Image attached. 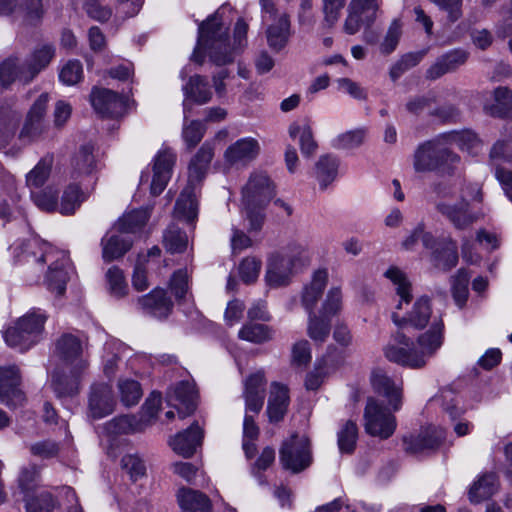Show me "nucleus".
Listing matches in <instances>:
<instances>
[{"mask_svg": "<svg viewBox=\"0 0 512 512\" xmlns=\"http://www.w3.org/2000/svg\"><path fill=\"white\" fill-rule=\"evenodd\" d=\"M289 135L291 138L299 136V146L304 157L310 158L314 155L318 144L314 139L313 131L309 124H291L289 127Z\"/></svg>", "mask_w": 512, "mask_h": 512, "instance_id": "obj_44", "label": "nucleus"}, {"mask_svg": "<svg viewBox=\"0 0 512 512\" xmlns=\"http://www.w3.org/2000/svg\"><path fill=\"white\" fill-rule=\"evenodd\" d=\"M182 91L184 100L188 104L189 111H191V103L203 105L212 99V90L210 88L208 79L204 76L195 74L187 80L183 85Z\"/></svg>", "mask_w": 512, "mask_h": 512, "instance_id": "obj_27", "label": "nucleus"}, {"mask_svg": "<svg viewBox=\"0 0 512 512\" xmlns=\"http://www.w3.org/2000/svg\"><path fill=\"white\" fill-rule=\"evenodd\" d=\"M90 101L95 111L102 117H119L126 109V99L106 88H94Z\"/></svg>", "mask_w": 512, "mask_h": 512, "instance_id": "obj_15", "label": "nucleus"}, {"mask_svg": "<svg viewBox=\"0 0 512 512\" xmlns=\"http://www.w3.org/2000/svg\"><path fill=\"white\" fill-rule=\"evenodd\" d=\"M187 235L175 224L167 227L163 234V245L170 253H181L187 247Z\"/></svg>", "mask_w": 512, "mask_h": 512, "instance_id": "obj_49", "label": "nucleus"}, {"mask_svg": "<svg viewBox=\"0 0 512 512\" xmlns=\"http://www.w3.org/2000/svg\"><path fill=\"white\" fill-rule=\"evenodd\" d=\"M21 381L20 370L16 365L0 367V400L9 405V398L23 400L22 392L17 388Z\"/></svg>", "mask_w": 512, "mask_h": 512, "instance_id": "obj_32", "label": "nucleus"}, {"mask_svg": "<svg viewBox=\"0 0 512 512\" xmlns=\"http://www.w3.org/2000/svg\"><path fill=\"white\" fill-rule=\"evenodd\" d=\"M116 401L108 384H95L91 388L89 397V415L93 419H101L110 415L115 408Z\"/></svg>", "mask_w": 512, "mask_h": 512, "instance_id": "obj_23", "label": "nucleus"}, {"mask_svg": "<svg viewBox=\"0 0 512 512\" xmlns=\"http://www.w3.org/2000/svg\"><path fill=\"white\" fill-rule=\"evenodd\" d=\"M214 157V144L204 142L192 157L188 166V184L178 197L174 214L175 217L193 224L198 216V200L196 186L205 178L210 163Z\"/></svg>", "mask_w": 512, "mask_h": 512, "instance_id": "obj_5", "label": "nucleus"}, {"mask_svg": "<svg viewBox=\"0 0 512 512\" xmlns=\"http://www.w3.org/2000/svg\"><path fill=\"white\" fill-rule=\"evenodd\" d=\"M85 347L83 339L73 333H64L55 341L53 357L68 368L67 373L54 370L51 374V385L58 397L73 396L79 392L89 367V361L84 357Z\"/></svg>", "mask_w": 512, "mask_h": 512, "instance_id": "obj_4", "label": "nucleus"}, {"mask_svg": "<svg viewBox=\"0 0 512 512\" xmlns=\"http://www.w3.org/2000/svg\"><path fill=\"white\" fill-rule=\"evenodd\" d=\"M378 10L376 0H352L348 7V16L344 23V31L353 35L357 33L362 26H370Z\"/></svg>", "mask_w": 512, "mask_h": 512, "instance_id": "obj_13", "label": "nucleus"}, {"mask_svg": "<svg viewBox=\"0 0 512 512\" xmlns=\"http://www.w3.org/2000/svg\"><path fill=\"white\" fill-rule=\"evenodd\" d=\"M328 283V271L326 268L314 271L311 281L304 285L301 292V305L308 314L310 320H317L315 308Z\"/></svg>", "mask_w": 512, "mask_h": 512, "instance_id": "obj_16", "label": "nucleus"}, {"mask_svg": "<svg viewBox=\"0 0 512 512\" xmlns=\"http://www.w3.org/2000/svg\"><path fill=\"white\" fill-rule=\"evenodd\" d=\"M167 397L171 403L178 402L184 405V411L178 409V414L181 419L186 418L195 410L196 391L194 385L188 381H181L170 387L167 392Z\"/></svg>", "mask_w": 512, "mask_h": 512, "instance_id": "obj_31", "label": "nucleus"}, {"mask_svg": "<svg viewBox=\"0 0 512 512\" xmlns=\"http://www.w3.org/2000/svg\"><path fill=\"white\" fill-rule=\"evenodd\" d=\"M44 332L43 322H13L3 332L6 344L24 352L38 343Z\"/></svg>", "mask_w": 512, "mask_h": 512, "instance_id": "obj_11", "label": "nucleus"}, {"mask_svg": "<svg viewBox=\"0 0 512 512\" xmlns=\"http://www.w3.org/2000/svg\"><path fill=\"white\" fill-rule=\"evenodd\" d=\"M366 137V129L358 128L339 134L333 140V147L337 149L351 150L360 147Z\"/></svg>", "mask_w": 512, "mask_h": 512, "instance_id": "obj_55", "label": "nucleus"}, {"mask_svg": "<svg viewBox=\"0 0 512 512\" xmlns=\"http://www.w3.org/2000/svg\"><path fill=\"white\" fill-rule=\"evenodd\" d=\"M432 251V263L434 267L449 271L458 263V251L456 242L451 238L437 240Z\"/></svg>", "mask_w": 512, "mask_h": 512, "instance_id": "obj_30", "label": "nucleus"}, {"mask_svg": "<svg viewBox=\"0 0 512 512\" xmlns=\"http://www.w3.org/2000/svg\"><path fill=\"white\" fill-rule=\"evenodd\" d=\"M398 331L385 348L386 358L404 367L426 365L443 343V322H397Z\"/></svg>", "mask_w": 512, "mask_h": 512, "instance_id": "obj_1", "label": "nucleus"}, {"mask_svg": "<svg viewBox=\"0 0 512 512\" xmlns=\"http://www.w3.org/2000/svg\"><path fill=\"white\" fill-rule=\"evenodd\" d=\"M275 195V185L263 171L253 172L242 189V202L248 205H267Z\"/></svg>", "mask_w": 512, "mask_h": 512, "instance_id": "obj_12", "label": "nucleus"}, {"mask_svg": "<svg viewBox=\"0 0 512 512\" xmlns=\"http://www.w3.org/2000/svg\"><path fill=\"white\" fill-rule=\"evenodd\" d=\"M460 161L446 145L442 136L420 145L414 155V168L418 172L442 171L450 173Z\"/></svg>", "mask_w": 512, "mask_h": 512, "instance_id": "obj_7", "label": "nucleus"}, {"mask_svg": "<svg viewBox=\"0 0 512 512\" xmlns=\"http://www.w3.org/2000/svg\"><path fill=\"white\" fill-rule=\"evenodd\" d=\"M343 307V294L340 287H331L319 310L317 320H329L339 317Z\"/></svg>", "mask_w": 512, "mask_h": 512, "instance_id": "obj_45", "label": "nucleus"}, {"mask_svg": "<svg viewBox=\"0 0 512 512\" xmlns=\"http://www.w3.org/2000/svg\"><path fill=\"white\" fill-rule=\"evenodd\" d=\"M265 385L263 371H257L245 380L243 391L245 412L257 415L261 411L265 398Z\"/></svg>", "mask_w": 512, "mask_h": 512, "instance_id": "obj_22", "label": "nucleus"}, {"mask_svg": "<svg viewBox=\"0 0 512 512\" xmlns=\"http://www.w3.org/2000/svg\"><path fill=\"white\" fill-rule=\"evenodd\" d=\"M339 160L337 157L322 155L315 164V176L321 189H326L337 177Z\"/></svg>", "mask_w": 512, "mask_h": 512, "instance_id": "obj_41", "label": "nucleus"}, {"mask_svg": "<svg viewBox=\"0 0 512 512\" xmlns=\"http://www.w3.org/2000/svg\"><path fill=\"white\" fill-rule=\"evenodd\" d=\"M498 486L496 475L494 473H485L471 486L469 499L472 503H480L493 496L497 492Z\"/></svg>", "mask_w": 512, "mask_h": 512, "instance_id": "obj_40", "label": "nucleus"}, {"mask_svg": "<svg viewBox=\"0 0 512 512\" xmlns=\"http://www.w3.org/2000/svg\"><path fill=\"white\" fill-rule=\"evenodd\" d=\"M337 443L341 453L350 454L354 451L358 439V427L348 420L337 433Z\"/></svg>", "mask_w": 512, "mask_h": 512, "instance_id": "obj_51", "label": "nucleus"}, {"mask_svg": "<svg viewBox=\"0 0 512 512\" xmlns=\"http://www.w3.org/2000/svg\"><path fill=\"white\" fill-rule=\"evenodd\" d=\"M470 275L465 269H459L457 273L452 277V295L456 305L462 308L468 299Z\"/></svg>", "mask_w": 512, "mask_h": 512, "instance_id": "obj_53", "label": "nucleus"}, {"mask_svg": "<svg viewBox=\"0 0 512 512\" xmlns=\"http://www.w3.org/2000/svg\"><path fill=\"white\" fill-rule=\"evenodd\" d=\"M82 78L83 67L79 60H69L59 71V80L67 86L77 84Z\"/></svg>", "mask_w": 512, "mask_h": 512, "instance_id": "obj_60", "label": "nucleus"}, {"mask_svg": "<svg viewBox=\"0 0 512 512\" xmlns=\"http://www.w3.org/2000/svg\"><path fill=\"white\" fill-rule=\"evenodd\" d=\"M25 77H28V72L24 66H20L17 57L8 58L0 64V83L3 87L10 85L16 78L25 81Z\"/></svg>", "mask_w": 512, "mask_h": 512, "instance_id": "obj_47", "label": "nucleus"}, {"mask_svg": "<svg viewBox=\"0 0 512 512\" xmlns=\"http://www.w3.org/2000/svg\"><path fill=\"white\" fill-rule=\"evenodd\" d=\"M54 505V499L50 492L42 490L35 496L26 495L27 512H52Z\"/></svg>", "mask_w": 512, "mask_h": 512, "instance_id": "obj_59", "label": "nucleus"}, {"mask_svg": "<svg viewBox=\"0 0 512 512\" xmlns=\"http://www.w3.org/2000/svg\"><path fill=\"white\" fill-rule=\"evenodd\" d=\"M422 242L423 246L427 249H433L436 245L434 236L424 230V226L419 224L413 231L403 240L402 247L405 250H413L418 243Z\"/></svg>", "mask_w": 512, "mask_h": 512, "instance_id": "obj_57", "label": "nucleus"}, {"mask_svg": "<svg viewBox=\"0 0 512 512\" xmlns=\"http://www.w3.org/2000/svg\"><path fill=\"white\" fill-rule=\"evenodd\" d=\"M31 198L35 205L43 211H58V192L51 187H47L39 192L31 191Z\"/></svg>", "mask_w": 512, "mask_h": 512, "instance_id": "obj_56", "label": "nucleus"}, {"mask_svg": "<svg viewBox=\"0 0 512 512\" xmlns=\"http://www.w3.org/2000/svg\"><path fill=\"white\" fill-rule=\"evenodd\" d=\"M279 461L285 470L295 474L307 469L313 461L309 438L293 434L284 440L279 450Z\"/></svg>", "mask_w": 512, "mask_h": 512, "instance_id": "obj_9", "label": "nucleus"}, {"mask_svg": "<svg viewBox=\"0 0 512 512\" xmlns=\"http://www.w3.org/2000/svg\"><path fill=\"white\" fill-rule=\"evenodd\" d=\"M54 56L55 47L52 44L44 43L37 46L25 66L28 72V77H25V82L31 81L40 71L45 69Z\"/></svg>", "mask_w": 512, "mask_h": 512, "instance_id": "obj_33", "label": "nucleus"}, {"mask_svg": "<svg viewBox=\"0 0 512 512\" xmlns=\"http://www.w3.org/2000/svg\"><path fill=\"white\" fill-rule=\"evenodd\" d=\"M283 258L296 268L308 262L307 245L299 241H291L287 244L285 251L281 253Z\"/></svg>", "mask_w": 512, "mask_h": 512, "instance_id": "obj_58", "label": "nucleus"}, {"mask_svg": "<svg viewBox=\"0 0 512 512\" xmlns=\"http://www.w3.org/2000/svg\"><path fill=\"white\" fill-rule=\"evenodd\" d=\"M138 305L142 310L157 317H167L173 308L170 297L161 288H155L148 294L138 298Z\"/></svg>", "mask_w": 512, "mask_h": 512, "instance_id": "obj_29", "label": "nucleus"}, {"mask_svg": "<svg viewBox=\"0 0 512 512\" xmlns=\"http://www.w3.org/2000/svg\"><path fill=\"white\" fill-rule=\"evenodd\" d=\"M494 103L485 105V110L492 116L509 117L512 115V90L498 87L493 92Z\"/></svg>", "mask_w": 512, "mask_h": 512, "instance_id": "obj_46", "label": "nucleus"}, {"mask_svg": "<svg viewBox=\"0 0 512 512\" xmlns=\"http://www.w3.org/2000/svg\"><path fill=\"white\" fill-rule=\"evenodd\" d=\"M188 104L186 101H183V113H184V121L182 126V139L187 147V149L191 150L195 148L203 139L206 127L205 124L199 120H188L189 113Z\"/></svg>", "mask_w": 512, "mask_h": 512, "instance_id": "obj_37", "label": "nucleus"}, {"mask_svg": "<svg viewBox=\"0 0 512 512\" xmlns=\"http://www.w3.org/2000/svg\"><path fill=\"white\" fill-rule=\"evenodd\" d=\"M106 282L108 292L112 297L120 299L127 295L128 284L120 268L110 267L106 272Z\"/></svg>", "mask_w": 512, "mask_h": 512, "instance_id": "obj_50", "label": "nucleus"}, {"mask_svg": "<svg viewBox=\"0 0 512 512\" xmlns=\"http://www.w3.org/2000/svg\"><path fill=\"white\" fill-rule=\"evenodd\" d=\"M395 287L396 294L400 297L397 309H401L402 303L409 304L413 298L412 283L407 274L397 266H390L383 274Z\"/></svg>", "mask_w": 512, "mask_h": 512, "instance_id": "obj_35", "label": "nucleus"}, {"mask_svg": "<svg viewBox=\"0 0 512 512\" xmlns=\"http://www.w3.org/2000/svg\"><path fill=\"white\" fill-rule=\"evenodd\" d=\"M295 269L296 267L284 259L282 254L276 253L268 260L266 282L272 288L287 286L291 282Z\"/></svg>", "mask_w": 512, "mask_h": 512, "instance_id": "obj_24", "label": "nucleus"}, {"mask_svg": "<svg viewBox=\"0 0 512 512\" xmlns=\"http://www.w3.org/2000/svg\"><path fill=\"white\" fill-rule=\"evenodd\" d=\"M12 253L16 262L26 265L37 279L44 276V285L56 296H62L70 279L72 266L67 252L31 238L26 242H15Z\"/></svg>", "mask_w": 512, "mask_h": 512, "instance_id": "obj_2", "label": "nucleus"}, {"mask_svg": "<svg viewBox=\"0 0 512 512\" xmlns=\"http://www.w3.org/2000/svg\"><path fill=\"white\" fill-rule=\"evenodd\" d=\"M219 15L217 11L199 25L197 47L193 53V59L199 64H202L203 60L198 56V49H203L215 65L222 66L233 62L235 51L246 44L248 24L244 19H238L235 24L234 45L231 47L227 29Z\"/></svg>", "mask_w": 512, "mask_h": 512, "instance_id": "obj_3", "label": "nucleus"}, {"mask_svg": "<svg viewBox=\"0 0 512 512\" xmlns=\"http://www.w3.org/2000/svg\"><path fill=\"white\" fill-rule=\"evenodd\" d=\"M203 436V429L195 422L187 430L175 435L170 441V445L177 454L190 457L195 453L196 448L201 445Z\"/></svg>", "mask_w": 512, "mask_h": 512, "instance_id": "obj_26", "label": "nucleus"}, {"mask_svg": "<svg viewBox=\"0 0 512 512\" xmlns=\"http://www.w3.org/2000/svg\"><path fill=\"white\" fill-rule=\"evenodd\" d=\"M363 419L365 432L381 440L390 438L397 428L396 417L372 397L367 400Z\"/></svg>", "mask_w": 512, "mask_h": 512, "instance_id": "obj_10", "label": "nucleus"}, {"mask_svg": "<svg viewBox=\"0 0 512 512\" xmlns=\"http://www.w3.org/2000/svg\"><path fill=\"white\" fill-rule=\"evenodd\" d=\"M96 167L93 147L89 144L83 145L73 155L71 160V177L78 179L90 175Z\"/></svg>", "mask_w": 512, "mask_h": 512, "instance_id": "obj_36", "label": "nucleus"}, {"mask_svg": "<svg viewBox=\"0 0 512 512\" xmlns=\"http://www.w3.org/2000/svg\"><path fill=\"white\" fill-rule=\"evenodd\" d=\"M105 2V0H86L83 8L90 18L99 22H106L111 18L112 10Z\"/></svg>", "mask_w": 512, "mask_h": 512, "instance_id": "obj_62", "label": "nucleus"}, {"mask_svg": "<svg viewBox=\"0 0 512 512\" xmlns=\"http://www.w3.org/2000/svg\"><path fill=\"white\" fill-rule=\"evenodd\" d=\"M102 257L104 261L110 262L122 257L131 247L132 241L125 234L111 235L102 239Z\"/></svg>", "mask_w": 512, "mask_h": 512, "instance_id": "obj_42", "label": "nucleus"}, {"mask_svg": "<svg viewBox=\"0 0 512 512\" xmlns=\"http://www.w3.org/2000/svg\"><path fill=\"white\" fill-rule=\"evenodd\" d=\"M176 154L169 148L161 149L154 159L151 194L157 196L163 192L171 178Z\"/></svg>", "mask_w": 512, "mask_h": 512, "instance_id": "obj_21", "label": "nucleus"}, {"mask_svg": "<svg viewBox=\"0 0 512 512\" xmlns=\"http://www.w3.org/2000/svg\"><path fill=\"white\" fill-rule=\"evenodd\" d=\"M48 101V94L43 93L34 102L33 106L28 112L24 126L20 131L19 138L21 140L25 142H31L37 139L44 132L45 125L43 122V117Z\"/></svg>", "mask_w": 512, "mask_h": 512, "instance_id": "obj_20", "label": "nucleus"}, {"mask_svg": "<svg viewBox=\"0 0 512 512\" xmlns=\"http://www.w3.org/2000/svg\"><path fill=\"white\" fill-rule=\"evenodd\" d=\"M289 400L287 386L278 382L271 383L266 410L270 422L277 423L283 420L289 406Z\"/></svg>", "mask_w": 512, "mask_h": 512, "instance_id": "obj_28", "label": "nucleus"}, {"mask_svg": "<svg viewBox=\"0 0 512 512\" xmlns=\"http://www.w3.org/2000/svg\"><path fill=\"white\" fill-rule=\"evenodd\" d=\"M177 500L184 512H207L211 509L210 499L202 492L190 488H180Z\"/></svg>", "mask_w": 512, "mask_h": 512, "instance_id": "obj_34", "label": "nucleus"}, {"mask_svg": "<svg viewBox=\"0 0 512 512\" xmlns=\"http://www.w3.org/2000/svg\"><path fill=\"white\" fill-rule=\"evenodd\" d=\"M446 145H456L461 150L477 154L481 148V141L471 130L452 131L442 135Z\"/></svg>", "mask_w": 512, "mask_h": 512, "instance_id": "obj_43", "label": "nucleus"}, {"mask_svg": "<svg viewBox=\"0 0 512 512\" xmlns=\"http://www.w3.org/2000/svg\"><path fill=\"white\" fill-rule=\"evenodd\" d=\"M51 170V165L46 160H41L38 164L27 174V186L33 191L34 188H40L46 182Z\"/></svg>", "mask_w": 512, "mask_h": 512, "instance_id": "obj_61", "label": "nucleus"}, {"mask_svg": "<svg viewBox=\"0 0 512 512\" xmlns=\"http://www.w3.org/2000/svg\"><path fill=\"white\" fill-rule=\"evenodd\" d=\"M371 383L374 390L384 396L393 411L402 407L403 384L402 381H395L381 369H376L371 374Z\"/></svg>", "mask_w": 512, "mask_h": 512, "instance_id": "obj_17", "label": "nucleus"}, {"mask_svg": "<svg viewBox=\"0 0 512 512\" xmlns=\"http://www.w3.org/2000/svg\"><path fill=\"white\" fill-rule=\"evenodd\" d=\"M470 53L462 48L451 49L440 55L427 69L426 78L436 80L445 74L457 71L468 61Z\"/></svg>", "mask_w": 512, "mask_h": 512, "instance_id": "obj_18", "label": "nucleus"}, {"mask_svg": "<svg viewBox=\"0 0 512 512\" xmlns=\"http://www.w3.org/2000/svg\"><path fill=\"white\" fill-rule=\"evenodd\" d=\"M262 22L267 23L266 38L269 47L279 52L288 43L291 36L289 15L279 12L273 0H260Z\"/></svg>", "mask_w": 512, "mask_h": 512, "instance_id": "obj_8", "label": "nucleus"}, {"mask_svg": "<svg viewBox=\"0 0 512 512\" xmlns=\"http://www.w3.org/2000/svg\"><path fill=\"white\" fill-rule=\"evenodd\" d=\"M439 200L436 202V210L446 218L455 229L466 230L482 218L479 212L470 209L469 202L461 193L457 201L452 202L451 198L456 196V191L446 184H438L435 188Z\"/></svg>", "mask_w": 512, "mask_h": 512, "instance_id": "obj_6", "label": "nucleus"}, {"mask_svg": "<svg viewBox=\"0 0 512 512\" xmlns=\"http://www.w3.org/2000/svg\"><path fill=\"white\" fill-rule=\"evenodd\" d=\"M0 15H19L29 24H37L44 15L42 0H0Z\"/></svg>", "mask_w": 512, "mask_h": 512, "instance_id": "obj_19", "label": "nucleus"}, {"mask_svg": "<svg viewBox=\"0 0 512 512\" xmlns=\"http://www.w3.org/2000/svg\"><path fill=\"white\" fill-rule=\"evenodd\" d=\"M118 391L122 404L126 407L136 405L142 397V389L136 380L120 379Z\"/></svg>", "mask_w": 512, "mask_h": 512, "instance_id": "obj_52", "label": "nucleus"}, {"mask_svg": "<svg viewBox=\"0 0 512 512\" xmlns=\"http://www.w3.org/2000/svg\"><path fill=\"white\" fill-rule=\"evenodd\" d=\"M150 217V209L141 208L124 214L114 228L121 234H134L140 231Z\"/></svg>", "mask_w": 512, "mask_h": 512, "instance_id": "obj_38", "label": "nucleus"}, {"mask_svg": "<svg viewBox=\"0 0 512 512\" xmlns=\"http://www.w3.org/2000/svg\"><path fill=\"white\" fill-rule=\"evenodd\" d=\"M261 260L256 257H246L239 265V275L246 284L253 283L257 280L261 270Z\"/></svg>", "mask_w": 512, "mask_h": 512, "instance_id": "obj_63", "label": "nucleus"}, {"mask_svg": "<svg viewBox=\"0 0 512 512\" xmlns=\"http://www.w3.org/2000/svg\"><path fill=\"white\" fill-rule=\"evenodd\" d=\"M425 51L418 52H409L404 54L391 68H390V77L393 81L399 79L406 71L411 68L417 66L423 57L425 56Z\"/></svg>", "mask_w": 512, "mask_h": 512, "instance_id": "obj_54", "label": "nucleus"}, {"mask_svg": "<svg viewBox=\"0 0 512 512\" xmlns=\"http://www.w3.org/2000/svg\"><path fill=\"white\" fill-rule=\"evenodd\" d=\"M444 439V432L429 428L417 435L403 437L404 450L410 454H420L437 448Z\"/></svg>", "mask_w": 512, "mask_h": 512, "instance_id": "obj_25", "label": "nucleus"}, {"mask_svg": "<svg viewBox=\"0 0 512 512\" xmlns=\"http://www.w3.org/2000/svg\"><path fill=\"white\" fill-rule=\"evenodd\" d=\"M259 153V142L255 138L244 137L227 147L224 161L229 167L243 168L254 161Z\"/></svg>", "mask_w": 512, "mask_h": 512, "instance_id": "obj_14", "label": "nucleus"}, {"mask_svg": "<svg viewBox=\"0 0 512 512\" xmlns=\"http://www.w3.org/2000/svg\"><path fill=\"white\" fill-rule=\"evenodd\" d=\"M402 34L401 22L397 19L393 20L390 24L388 31L384 37L383 42L380 45V50L383 54L388 55L392 53L400 40Z\"/></svg>", "mask_w": 512, "mask_h": 512, "instance_id": "obj_64", "label": "nucleus"}, {"mask_svg": "<svg viewBox=\"0 0 512 512\" xmlns=\"http://www.w3.org/2000/svg\"><path fill=\"white\" fill-rule=\"evenodd\" d=\"M87 198L88 194L78 184H69L63 191L58 212L65 216L73 215Z\"/></svg>", "mask_w": 512, "mask_h": 512, "instance_id": "obj_39", "label": "nucleus"}, {"mask_svg": "<svg viewBox=\"0 0 512 512\" xmlns=\"http://www.w3.org/2000/svg\"><path fill=\"white\" fill-rule=\"evenodd\" d=\"M239 337L249 342L262 343L271 339L272 330L261 322H246L239 330Z\"/></svg>", "mask_w": 512, "mask_h": 512, "instance_id": "obj_48", "label": "nucleus"}]
</instances>
